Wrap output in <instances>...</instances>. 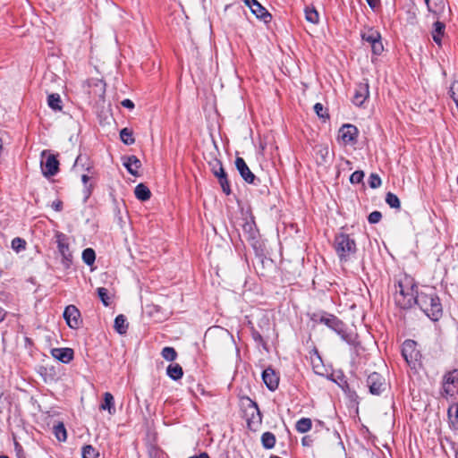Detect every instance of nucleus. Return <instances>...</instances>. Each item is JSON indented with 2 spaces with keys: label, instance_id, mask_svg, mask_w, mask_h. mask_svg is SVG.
Returning <instances> with one entry per match:
<instances>
[{
  "label": "nucleus",
  "instance_id": "obj_1",
  "mask_svg": "<svg viewBox=\"0 0 458 458\" xmlns=\"http://www.w3.org/2000/svg\"><path fill=\"white\" fill-rule=\"evenodd\" d=\"M414 304L433 321H437L442 316V304L432 287L424 286L420 292H416Z\"/></svg>",
  "mask_w": 458,
  "mask_h": 458
},
{
  "label": "nucleus",
  "instance_id": "obj_2",
  "mask_svg": "<svg viewBox=\"0 0 458 458\" xmlns=\"http://www.w3.org/2000/svg\"><path fill=\"white\" fill-rule=\"evenodd\" d=\"M399 290H396L395 301L403 309H409L414 304L416 299V285L413 279L404 277L398 283Z\"/></svg>",
  "mask_w": 458,
  "mask_h": 458
},
{
  "label": "nucleus",
  "instance_id": "obj_3",
  "mask_svg": "<svg viewBox=\"0 0 458 458\" xmlns=\"http://www.w3.org/2000/svg\"><path fill=\"white\" fill-rule=\"evenodd\" d=\"M335 249L341 260H346L356 251V243L348 234L339 233L335 239Z\"/></svg>",
  "mask_w": 458,
  "mask_h": 458
},
{
  "label": "nucleus",
  "instance_id": "obj_4",
  "mask_svg": "<svg viewBox=\"0 0 458 458\" xmlns=\"http://www.w3.org/2000/svg\"><path fill=\"white\" fill-rule=\"evenodd\" d=\"M55 237L58 252L62 256V264L64 268H69L72 262V254L69 249L66 236L62 233H57Z\"/></svg>",
  "mask_w": 458,
  "mask_h": 458
},
{
  "label": "nucleus",
  "instance_id": "obj_5",
  "mask_svg": "<svg viewBox=\"0 0 458 458\" xmlns=\"http://www.w3.org/2000/svg\"><path fill=\"white\" fill-rule=\"evenodd\" d=\"M358 134V128L351 123L343 124L338 131V137L343 140V142L345 145L351 146H353L357 143Z\"/></svg>",
  "mask_w": 458,
  "mask_h": 458
},
{
  "label": "nucleus",
  "instance_id": "obj_6",
  "mask_svg": "<svg viewBox=\"0 0 458 458\" xmlns=\"http://www.w3.org/2000/svg\"><path fill=\"white\" fill-rule=\"evenodd\" d=\"M458 389V370L447 372L443 379V392L445 395L453 396Z\"/></svg>",
  "mask_w": 458,
  "mask_h": 458
},
{
  "label": "nucleus",
  "instance_id": "obj_7",
  "mask_svg": "<svg viewBox=\"0 0 458 458\" xmlns=\"http://www.w3.org/2000/svg\"><path fill=\"white\" fill-rule=\"evenodd\" d=\"M320 321L336 332L344 341H349L344 324L333 315L322 317Z\"/></svg>",
  "mask_w": 458,
  "mask_h": 458
},
{
  "label": "nucleus",
  "instance_id": "obj_8",
  "mask_svg": "<svg viewBox=\"0 0 458 458\" xmlns=\"http://www.w3.org/2000/svg\"><path fill=\"white\" fill-rule=\"evenodd\" d=\"M367 384L372 394H380L386 386L385 378L377 372L369 375Z\"/></svg>",
  "mask_w": 458,
  "mask_h": 458
},
{
  "label": "nucleus",
  "instance_id": "obj_9",
  "mask_svg": "<svg viewBox=\"0 0 458 458\" xmlns=\"http://www.w3.org/2000/svg\"><path fill=\"white\" fill-rule=\"evenodd\" d=\"M64 318L71 328H78L81 325V313L74 305H69L65 308Z\"/></svg>",
  "mask_w": 458,
  "mask_h": 458
},
{
  "label": "nucleus",
  "instance_id": "obj_10",
  "mask_svg": "<svg viewBox=\"0 0 458 458\" xmlns=\"http://www.w3.org/2000/svg\"><path fill=\"white\" fill-rule=\"evenodd\" d=\"M365 81V82L357 84L355 88V92L352 97V103L357 106H361L369 96L368 80Z\"/></svg>",
  "mask_w": 458,
  "mask_h": 458
},
{
  "label": "nucleus",
  "instance_id": "obj_11",
  "mask_svg": "<svg viewBox=\"0 0 458 458\" xmlns=\"http://www.w3.org/2000/svg\"><path fill=\"white\" fill-rule=\"evenodd\" d=\"M92 168V162L86 154L78 155L72 166L74 172H89Z\"/></svg>",
  "mask_w": 458,
  "mask_h": 458
},
{
  "label": "nucleus",
  "instance_id": "obj_12",
  "mask_svg": "<svg viewBox=\"0 0 458 458\" xmlns=\"http://www.w3.org/2000/svg\"><path fill=\"white\" fill-rule=\"evenodd\" d=\"M262 379L269 390L275 391L278 387L279 377L273 369H266L262 373Z\"/></svg>",
  "mask_w": 458,
  "mask_h": 458
},
{
  "label": "nucleus",
  "instance_id": "obj_13",
  "mask_svg": "<svg viewBox=\"0 0 458 458\" xmlns=\"http://www.w3.org/2000/svg\"><path fill=\"white\" fill-rule=\"evenodd\" d=\"M40 165L46 168V171L42 169V172H59V161L53 154L45 155L43 152Z\"/></svg>",
  "mask_w": 458,
  "mask_h": 458
},
{
  "label": "nucleus",
  "instance_id": "obj_14",
  "mask_svg": "<svg viewBox=\"0 0 458 458\" xmlns=\"http://www.w3.org/2000/svg\"><path fill=\"white\" fill-rule=\"evenodd\" d=\"M52 356L63 363H69L73 359V350L71 348H54L51 350Z\"/></svg>",
  "mask_w": 458,
  "mask_h": 458
},
{
  "label": "nucleus",
  "instance_id": "obj_15",
  "mask_svg": "<svg viewBox=\"0 0 458 458\" xmlns=\"http://www.w3.org/2000/svg\"><path fill=\"white\" fill-rule=\"evenodd\" d=\"M122 161L127 172H137L141 165L140 160L133 155L123 157Z\"/></svg>",
  "mask_w": 458,
  "mask_h": 458
},
{
  "label": "nucleus",
  "instance_id": "obj_16",
  "mask_svg": "<svg viewBox=\"0 0 458 458\" xmlns=\"http://www.w3.org/2000/svg\"><path fill=\"white\" fill-rule=\"evenodd\" d=\"M447 416L450 428L458 430V403H452L447 410Z\"/></svg>",
  "mask_w": 458,
  "mask_h": 458
},
{
  "label": "nucleus",
  "instance_id": "obj_17",
  "mask_svg": "<svg viewBox=\"0 0 458 458\" xmlns=\"http://www.w3.org/2000/svg\"><path fill=\"white\" fill-rule=\"evenodd\" d=\"M250 12L257 19L264 21L266 24L269 23L272 20L271 13L261 4L256 5Z\"/></svg>",
  "mask_w": 458,
  "mask_h": 458
},
{
  "label": "nucleus",
  "instance_id": "obj_18",
  "mask_svg": "<svg viewBox=\"0 0 458 458\" xmlns=\"http://www.w3.org/2000/svg\"><path fill=\"white\" fill-rule=\"evenodd\" d=\"M434 30L432 31V38L438 46L441 45L442 37L445 34V24L442 21H437L433 24Z\"/></svg>",
  "mask_w": 458,
  "mask_h": 458
},
{
  "label": "nucleus",
  "instance_id": "obj_19",
  "mask_svg": "<svg viewBox=\"0 0 458 458\" xmlns=\"http://www.w3.org/2000/svg\"><path fill=\"white\" fill-rule=\"evenodd\" d=\"M204 169L208 170V172H225V168L221 160L215 157H210V158L207 160V166L205 165Z\"/></svg>",
  "mask_w": 458,
  "mask_h": 458
},
{
  "label": "nucleus",
  "instance_id": "obj_20",
  "mask_svg": "<svg viewBox=\"0 0 458 458\" xmlns=\"http://www.w3.org/2000/svg\"><path fill=\"white\" fill-rule=\"evenodd\" d=\"M360 37L363 41L369 43L370 46L381 39L380 32L373 28H369L367 32H361Z\"/></svg>",
  "mask_w": 458,
  "mask_h": 458
},
{
  "label": "nucleus",
  "instance_id": "obj_21",
  "mask_svg": "<svg viewBox=\"0 0 458 458\" xmlns=\"http://www.w3.org/2000/svg\"><path fill=\"white\" fill-rule=\"evenodd\" d=\"M166 374L170 378L178 380L182 377L183 370L180 364L171 363L166 369Z\"/></svg>",
  "mask_w": 458,
  "mask_h": 458
},
{
  "label": "nucleus",
  "instance_id": "obj_22",
  "mask_svg": "<svg viewBox=\"0 0 458 458\" xmlns=\"http://www.w3.org/2000/svg\"><path fill=\"white\" fill-rule=\"evenodd\" d=\"M99 408L103 411L107 410L111 415L115 412L114 396L111 393L106 392L104 394V402Z\"/></svg>",
  "mask_w": 458,
  "mask_h": 458
},
{
  "label": "nucleus",
  "instance_id": "obj_23",
  "mask_svg": "<svg viewBox=\"0 0 458 458\" xmlns=\"http://www.w3.org/2000/svg\"><path fill=\"white\" fill-rule=\"evenodd\" d=\"M134 194L136 198L141 201L149 199L151 196L149 189L143 183H140L135 187Z\"/></svg>",
  "mask_w": 458,
  "mask_h": 458
},
{
  "label": "nucleus",
  "instance_id": "obj_24",
  "mask_svg": "<svg viewBox=\"0 0 458 458\" xmlns=\"http://www.w3.org/2000/svg\"><path fill=\"white\" fill-rule=\"evenodd\" d=\"M114 327L120 335H124L128 329V323L124 315H118L114 319Z\"/></svg>",
  "mask_w": 458,
  "mask_h": 458
},
{
  "label": "nucleus",
  "instance_id": "obj_25",
  "mask_svg": "<svg viewBox=\"0 0 458 458\" xmlns=\"http://www.w3.org/2000/svg\"><path fill=\"white\" fill-rule=\"evenodd\" d=\"M415 352V342L407 340L403 344L402 353L407 362L413 358L412 352Z\"/></svg>",
  "mask_w": 458,
  "mask_h": 458
},
{
  "label": "nucleus",
  "instance_id": "obj_26",
  "mask_svg": "<svg viewBox=\"0 0 458 458\" xmlns=\"http://www.w3.org/2000/svg\"><path fill=\"white\" fill-rule=\"evenodd\" d=\"M62 99L58 93H52L47 97V105L54 111L62 110Z\"/></svg>",
  "mask_w": 458,
  "mask_h": 458
},
{
  "label": "nucleus",
  "instance_id": "obj_27",
  "mask_svg": "<svg viewBox=\"0 0 458 458\" xmlns=\"http://www.w3.org/2000/svg\"><path fill=\"white\" fill-rule=\"evenodd\" d=\"M312 421L309 418H301L296 422L295 428L299 433H306L311 429Z\"/></svg>",
  "mask_w": 458,
  "mask_h": 458
},
{
  "label": "nucleus",
  "instance_id": "obj_28",
  "mask_svg": "<svg viewBox=\"0 0 458 458\" xmlns=\"http://www.w3.org/2000/svg\"><path fill=\"white\" fill-rule=\"evenodd\" d=\"M120 139L125 145H131L135 142L133 132L131 129L125 127L120 131Z\"/></svg>",
  "mask_w": 458,
  "mask_h": 458
},
{
  "label": "nucleus",
  "instance_id": "obj_29",
  "mask_svg": "<svg viewBox=\"0 0 458 458\" xmlns=\"http://www.w3.org/2000/svg\"><path fill=\"white\" fill-rule=\"evenodd\" d=\"M261 443L264 448L272 449L276 445V437L271 432H265L261 436Z\"/></svg>",
  "mask_w": 458,
  "mask_h": 458
},
{
  "label": "nucleus",
  "instance_id": "obj_30",
  "mask_svg": "<svg viewBox=\"0 0 458 458\" xmlns=\"http://www.w3.org/2000/svg\"><path fill=\"white\" fill-rule=\"evenodd\" d=\"M53 432L59 441H65L67 438V433L64 425L62 422L57 423L53 428Z\"/></svg>",
  "mask_w": 458,
  "mask_h": 458
},
{
  "label": "nucleus",
  "instance_id": "obj_31",
  "mask_svg": "<svg viewBox=\"0 0 458 458\" xmlns=\"http://www.w3.org/2000/svg\"><path fill=\"white\" fill-rule=\"evenodd\" d=\"M96 259V254L93 249L87 248L82 252V260L88 266H91Z\"/></svg>",
  "mask_w": 458,
  "mask_h": 458
},
{
  "label": "nucleus",
  "instance_id": "obj_32",
  "mask_svg": "<svg viewBox=\"0 0 458 458\" xmlns=\"http://www.w3.org/2000/svg\"><path fill=\"white\" fill-rule=\"evenodd\" d=\"M217 176L218 182L221 185L223 191L229 195L231 193L227 174H215Z\"/></svg>",
  "mask_w": 458,
  "mask_h": 458
},
{
  "label": "nucleus",
  "instance_id": "obj_33",
  "mask_svg": "<svg viewBox=\"0 0 458 458\" xmlns=\"http://www.w3.org/2000/svg\"><path fill=\"white\" fill-rule=\"evenodd\" d=\"M305 18L309 22L313 24L318 23L319 21L318 13L315 8L310 9L307 7L305 9Z\"/></svg>",
  "mask_w": 458,
  "mask_h": 458
},
{
  "label": "nucleus",
  "instance_id": "obj_34",
  "mask_svg": "<svg viewBox=\"0 0 458 458\" xmlns=\"http://www.w3.org/2000/svg\"><path fill=\"white\" fill-rule=\"evenodd\" d=\"M162 357L168 361H174L177 357V352L173 347H165L161 352Z\"/></svg>",
  "mask_w": 458,
  "mask_h": 458
},
{
  "label": "nucleus",
  "instance_id": "obj_35",
  "mask_svg": "<svg viewBox=\"0 0 458 458\" xmlns=\"http://www.w3.org/2000/svg\"><path fill=\"white\" fill-rule=\"evenodd\" d=\"M386 202L389 205V207L393 208H400L401 207V203H400V199L399 198L392 193V192H388L386 194Z\"/></svg>",
  "mask_w": 458,
  "mask_h": 458
},
{
  "label": "nucleus",
  "instance_id": "obj_36",
  "mask_svg": "<svg viewBox=\"0 0 458 458\" xmlns=\"http://www.w3.org/2000/svg\"><path fill=\"white\" fill-rule=\"evenodd\" d=\"M98 452L92 445H85L82 448V458H97Z\"/></svg>",
  "mask_w": 458,
  "mask_h": 458
},
{
  "label": "nucleus",
  "instance_id": "obj_37",
  "mask_svg": "<svg viewBox=\"0 0 458 458\" xmlns=\"http://www.w3.org/2000/svg\"><path fill=\"white\" fill-rule=\"evenodd\" d=\"M12 248L16 252L23 250L26 248V242L23 239L20 238V237H16L14 239H13V241H12Z\"/></svg>",
  "mask_w": 458,
  "mask_h": 458
},
{
  "label": "nucleus",
  "instance_id": "obj_38",
  "mask_svg": "<svg viewBox=\"0 0 458 458\" xmlns=\"http://www.w3.org/2000/svg\"><path fill=\"white\" fill-rule=\"evenodd\" d=\"M234 165L238 172H251L249 169L245 160L241 157H236L234 160Z\"/></svg>",
  "mask_w": 458,
  "mask_h": 458
},
{
  "label": "nucleus",
  "instance_id": "obj_39",
  "mask_svg": "<svg viewBox=\"0 0 458 458\" xmlns=\"http://www.w3.org/2000/svg\"><path fill=\"white\" fill-rule=\"evenodd\" d=\"M313 109L319 118H329L328 113L327 112V110H324V106L321 103H316L314 105Z\"/></svg>",
  "mask_w": 458,
  "mask_h": 458
},
{
  "label": "nucleus",
  "instance_id": "obj_40",
  "mask_svg": "<svg viewBox=\"0 0 458 458\" xmlns=\"http://www.w3.org/2000/svg\"><path fill=\"white\" fill-rule=\"evenodd\" d=\"M98 295L105 306L109 305L108 291L104 287H98L97 289Z\"/></svg>",
  "mask_w": 458,
  "mask_h": 458
},
{
  "label": "nucleus",
  "instance_id": "obj_41",
  "mask_svg": "<svg viewBox=\"0 0 458 458\" xmlns=\"http://www.w3.org/2000/svg\"><path fill=\"white\" fill-rule=\"evenodd\" d=\"M450 97L458 107V81H454L449 89Z\"/></svg>",
  "mask_w": 458,
  "mask_h": 458
},
{
  "label": "nucleus",
  "instance_id": "obj_42",
  "mask_svg": "<svg viewBox=\"0 0 458 458\" xmlns=\"http://www.w3.org/2000/svg\"><path fill=\"white\" fill-rule=\"evenodd\" d=\"M81 180H82L83 184L85 185L84 201H86L91 194L92 184H89V186L87 185L88 181L89 180V177L88 176L87 174H83Z\"/></svg>",
  "mask_w": 458,
  "mask_h": 458
},
{
  "label": "nucleus",
  "instance_id": "obj_43",
  "mask_svg": "<svg viewBox=\"0 0 458 458\" xmlns=\"http://www.w3.org/2000/svg\"><path fill=\"white\" fill-rule=\"evenodd\" d=\"M372 54L375 55H380L384 51V46L381 39L377 40L371 46Z\"/></svg>",
  "mask_w": 458,
  "mask_h": 458
},
{
  "label": "nucleus",
  "instance_id": "obj_44",
  "mask_svg": "<svg viewBox=\"0 0 458 458\" xmlns=\"http://www.w3.org/2000/svg\"><path fill=\"white\" fill-rule=\"evenodd\" d=\"M242 177L247 183L258 184L259 179L255 176V174H241Z\"/></svg>",
  "mask_w": 458,
  "mask_h": 458
},
{
  "label": "nucleus",
  "instance_id": "obj_45",
  "mask_svg": "<svg viewBox=\"0 0 458 458\" xmlns=\"http://www.w3.org/2000/svg\"><path fill=\"white\" fill-rule=\"evenodd\" d=\"M382 218V215L379 211H373L369 215L368 220L370 224H377Z\"/></svg>",
  "mask_w": 458,
  "mask_h": 458
},
{
  "label": "nucleus",
  "instance_id": "obj_46",
  "mask_svg": "<svg viewBox=\"0 0 458 458\" xmlns=\"http://www.w3.org/2000/svg\"><path fill=\"white\" fill-rule=\"evenodd\" d=\"M369 185L373 189H376L381 185V179L377 174H371Z\"/></svg>",
  "mask_w": 458,
  "mask_h": 458
},
{
  "label": "nucleus",
  "instance_id": "obj_47",
  "mask_svg": "<svg viewBox=\"0 0 458 458\" xmlns=\"http://www.w3.org/2000/svg\"><path fill=\"white\" fill-rule=\"evenodd\" d=\"M364 174H351L350 182L352 183H360L362 182Z\"/></svg>",
  "mask_w": 458,
  "mask_h": 458
},
{
  "label": "nucleus",
  "instance_id": "obj_48",
  "mask_svg": "<svg viewBox=\"0 0 458 458\" xmlns=\"http://www.w3.org/2000/svg\"><path fill=\"white\" fill-rule=\"evenodd\" d=\"M121 105L122 106H123L124 108H127V109H133L135 105L133 103L132 100L129 99V98H125L123 99L122 102H121Z\"/></svg>",
  "mask_w": 458,
  "mask_h": 458
},
{
  "label": "nucleus",
  "instance_id": "obj_49",
  "mask_svg": "<svg viewBox=\"0 0 458 458\" xmlns=\"http://www.w3.org/2000/svg\"><path fill=\"white\" fill-rule=\"evenodd\" d=\"M246 6L250 8V10H253L256 5H259L260 3L258 0H242Z\"/></svg>",
  "mask_w": 458,
  "mask_h": 458
},
{
  "label": "nucleus",
  "instance_id": "obj_50",
  "mask_svg": "<svg viewBox=\"0 0 458 458\" xmlns=\"http://www.w3.org/2000/svg\"><path fill=\"white\" fill-rule=\"evenodd\" d=\"M246 6L250 8V10H253L256 5H259L260 3L258 0H242Z\"/></svg>",
  "mask_w": 458,
  "mask_h": 458
},
{
  "label": "nucleus",
  "instance_id": "obj_51",
  "mask_svg": "<svg viewBox=\"0 0 458 458\" xmlns=\"http://www.w3.org/2000/svg\"><path fill=\"white\" fill-rule=\"evenodd\" d=\"M371 10L376 11L380 4V0H366Z\"/></svg>",
  "mask_w": 458,
  "mask_h": 458
},
{
  "label": "nucleus",
  "instance_id": "obj_52",
  "mask_svg": "<svg viewBox=\"0 0 458 458\" xmlns=\"http://www.w3.org/2000/svg\"><path fill=\"white\" fill-rule=\"evenodd\" d=\"M52 208H54L55 211H61L63 208V202L59 199L55 200L51 204Z\"/></svg>",
  "mask_w": 458,
  "mask_h": 458
},
{
  "label": "nucleus",
  "instance_id": "obj_53",
  "mask_svg": "<svg viewBox=\"0 0 458 458\" xmlns=\"http://www.w3.org/2000/svg\"><path fill=\"white\" fill-rule=\"evenodd\" d=\"M252 406H253V409L256 411L257 412V416H254L252 415V419L253 420H256L257 419V421L258 422H260L261 421V415H260V411L258 409V405L256 403H252Z\"/></svg>",
  "mask_w": 458,
  "mask_h": 458
},
{
  "label": "nucleus",
  "instance_id": "obj_54",
  "mask_svg": "<svg viewBox=\"0 0 458 458\" xmlns=\"http://www.w3.org/2000/svg\"><path fill=\"white\" fill-rule=\"evenodd\" d=\"M301 442H302L303 445L309 446L311 443V439L310 437L306 436V437H302Z\"/></svg>",
  "mask_w": 458,
  "mask_h": 458
},
{
  "label": "nucleus",
  "instance_id": "obj_55",
  "mask_svg": "<svg viewBox=\"0 0 458 458\" xmlns=\"http://www.w3.org/2000/svg\"><path fill=\"white\" fill-rule=\"evenodd\" d=\"M189 458H209V456L206 452H203L199 455L191 456Z\"/></svg>",
  "mask_w": 458,
  "mask_h": 458
},
{
  "label": "nucleus",
  "instance_id": "obj_56",
  "mask_svg": "<svg viewBox=\"0 0 458 458\" xmlns=\"http://www.w3.org/2000/svg\"><path fill=\"white\" fill-rule=\"evenodd\" d=\"M234 12H235V14L238 15L239 17H241L242 13H245V11L243 10V8L242 6H237L235 8Z\"/></svg>",
  "mask_w": 458,
  "mask_h": 458
},
{
  "label": "nucleus",
  "instance_id": "obj_57",
  "mask_svg": "<svg viewBox=\"0 0 458 458\" xmlns=\"http://www.w3.org/2000/svg\"><path fill=\"white\" fill-rule=\"evenodd\" d=\"M344 165H346V167H342V168H341L342 170H345V169H347V168H348V166L350 165V162H349V161H345V162H344ZM349 169L351 170V169H352V167H349Z\"/></svg>",
  "mask_w": 458,
  "mask_h": 458
},
{
  "label": "nucleus",
  "instance_id": "obj_58",
  "mask_svg": "<svg viewBox=\"0 0 458 458\" xmlns=\"http://www.w3.org/2000/svg\"><path fill=\"white\" fill-rule=\"evenodd\" d=\"M4 315L5 314L2 310H0V322L4 320Z\"/></svg>",
  "mask_w": 458,
  "mask_h": 458
},
{
  "label": "nucleus",
  "instance_id": "obj_59",
  "mask_svg": "<svg viewBox=\"0 0 458 458\" xmlns=\"http://www.w3.org/2000/svg\"><path fill=\"white\" fill-rule=\"evenodd\" d=\"M54 174H48V173L44 174V175H45L47 179H50V177H51L52 175H54Z\"/></svg>",
  "mask_w": 458,
  "mask_h": 458
},
{
  "label": "nucleus",
  "instance_id": "obj_60",
  "mask_svg": "<svg viewBox=\"0 0 458 458\" xmlns=\"http://www.w3.org/2000/svg\"><path fill=\"white\" fill-rule=\"evenodd\" d=\"M231 8H233V5H232V4H227V5H225V11L226 12L227 10H229V9H231Z\"/></svg>",
  "mask_w": 458,
  "mask_h": 458
},
{
  "label": "nucleus",
  "instance_id": "obj_61",
  "mask_svg": "<svg viewBox=\"0 0 458 458\" xmlns=\"http://www.w3.org/2000/svg\"><path fill=\"white\" fill-rule=\"evenodd\" d=\"M246 226H249L250 228H251L252 225L251 224H246Z\"/></svg>",
  "mask_w": 458,
  "mask_h": 458
},
{
  "label": "nucleus",
  "instance_id": "obj_62",
  "mask_svg": "<svg viewBox=\"0 0 458 458\" xmlns=\"http://www.w3.org/2000/svg\"><path fill=\"white\" fill-rule=\"evenodd\" d=\"M0 458H8L6 455H0Z\"/></svg>",
  "mask_w": 458,
  "mask_h": 458
},
{
  "label": "nucleus",
  "instance_id": "obj_63",
  "mask_svg": "<svg viewBox=\"0 0 458 458\" xmlns=\"http://www.w3.org/2000/svg\"><path fill=\"white\" fill-rule=\"evenodd\" d=\"M354 172L360 173V172H363V171H362V170H359V169H357V170H355Z\"/></svg>",
  "mask_w": 458,
  "mask_h": 458
},
{
  "label": "nucleus",
  "instance_id": "obj_64",
  "mask_svg": "<svg viewBox=\"0 0 458 458\" xmlns=\"http://www.w3.org/2000/svg\"><path fill=\"white\" fill-rule=\"evenodd\" d=\"M270 458H280V457L274 455V456H271Z\"/></svg>",
  "mask_w": 458,
  "mask_h": 458
}]
</instances>
